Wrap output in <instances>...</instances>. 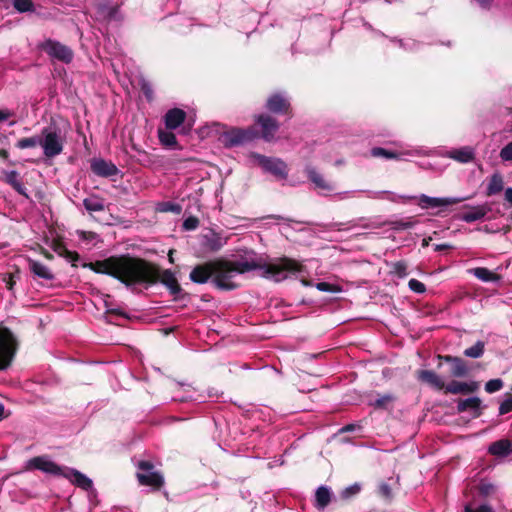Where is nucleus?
I'll return each instance as SVG.
<instances>
[{"instance_id":"obj_1","label":"nucleus","mask_w":512,"mask_h":512,"mask_svg":"<svg viewBox=\"0 0 512 512\" xmlns=\"http://www.w3.org/2000/svg\"><path fill=\"white\" fill-rule=\"evenodd\" d=\"M214 284L223 290H233L237 287L233 279L239 275L253 270H261L262 276L275 282H281L289 275L302 272V265L289 258H280L269 263L261 264L254 254L241 257L234 261H214Z\"/></svg>"},{"instance_id":"obj_2","label":"nucleus","mask_w":512,"mask_h":512,"mask_svg":"<svg viewBox=\"0 0 512 512\" xmlns=\"http://www.w3.org/2000/svg\"><path fill=\"white\" fill-rule=\"evenodd\" d=\"M94 271L120 280L126 286L152 283L157 279L156 271L148 262L132 257H110L93 264Z\"/></svg>"},{"instance_id":"obj_3","label":"nucleus","mask_w":512,"mask_h":512,"mask_svg":"<svg viewBox=\"0 0 512 512\" xmlns=\"http://www.w3.org/2000/svg\"><path fill=\"white\" fill-rule=\"evenodd\" d=\"M65 137L60 128L50 125L42 129L40 137V146L43 153L48 158H53L62 153Z\"/></svg>"},{"instance_id":"obj_4","label":"nucleus","mask_w":512,"mask_h":512,"mask_svg":"<svg viewBox=\"0 0 512 512\" xmlns=\"http://www.w3.org/2000/svg\"><path fill=\"white\" fill-rule=\"evenodd\" d=\"M18 349V341L6 327H0V371L7 369Z\"/></svg>"},{"instance_id":"obj_5","label":"nucleus","mask_w":512,"mask_h":512,"mask_svg":"<svg viewBox=\"0 0 512 512\" xmlns=\"http://www.w3.org/2000/svg\"><path fill=\"white\" fill-rule=\"evenodd\" d=\"M252 158L263 168L265 172L271 173L276 178L285 180L288 176L287 165L279 158L266 157L261 154L254 153Z\"/></svg>"},{"instance_id":"obj_6","label":"nucleus","mask_w":512,"mask_h":512,"mask_svg":"<svg viewBox=\"0 0 512 512\" xmlns=\"http://www.w3.org/2000/svg\"><path fill=\"white\" fill-rule=\"evenodd\" d=\"M40 470L43 473L64 477L67 467L60 466L51 459H49L48 456H37L34 458H31L26 463V470Z\"/></svg>"},{"instance_id":"obj_7","label":"nucleus","mask_w":512,"mask_h":512,"mask_svg":"<svg viewBox=\"0 0 512 512\" xmlns=\"http://www.w3.org/2000/svg\"><path fill=\"white\" fill-rule=\"evenodd\" d=\"M40 48L51 58L64 63H70L73 59V51L68 46L58 41L47 39L40 44Z\"/></svg>"},{"instance_id":"obj_8","label":"nucleus","mask_w":512,"mask_h":512,"mask_svg":"<svg viewBox=\"0 0 512 512\" xmlns=\"http://www.w3.org/2000/svg\"><path fill=\"white\" fill-rule=\"evenodd\" d=\"M153 465L147 461L138 463L137 478L141 485L160 487L163 484V477L154 471Z\"/></svg>"},{"instance_id":"obj_9","label":"nucleus","mask_w":512,"mask_h":512,"mask_svg":"<svg viewBox=\"0 0 512 512\" xmlns=\"http://www.w3.org/2000/svg\"><path fill=\"white\" fill-rule=\"evenodd\" d=\"M304 172L308 180L313 184L314 188L322 195H328L334 190L332 182L327 180L324 175L319 172L314 166L307 165Z\"/></svg>"},{"instance_id":"obj_10","label":"nucleus","mask_w":512,"mask_h":512,"mask_svg":"<svg viewBox=\"0 0 512 512\" xmlns=\"http://www.w3.org/2000/svg\"><path fill=\"white\" fill-rule=\"evenodd\" d=\"M466 198H455V197H431L426 194H421L417 196V204L422 209L429 208H440L447 207L453 204H457Z\"/></svg>"},{"instance_id":"obj_11","label":"nucleus","mask_w":512,"mask_h":512,"mask_svg":"<svg viewBox=\"0 0 512 512\" xmlns=\"http://www.w3.org/2000/svg\"><path fill=\"white\" fill-rule=\"evenodd\" d=\"M256 123L261 129V137L270 142L274 140L275 134L279 129V124L275 118L267 114L257 116Z\"/></svg>"},{"instance_id":"obj_12","label":"nucleus","mask_w":512,"mask_h":512,"mask_svg":"<svg viewBox=\"0 0 512 512\" xmlns=\"http://www.w3.org/2000/svg\"><path fill=\"white\" fill-rule=\"evenodd\" d=\"M266 108L274 114H285L289 111L290 102L284 93H274L268 97Z\"/></svg>"},{"instance_id":"obj_13","label":"nucleus","mask_w":512,"mask_h":512,"mask_svg":"<svg viewBox=\"0 0 512 512\" xmlns=\"http://www.w3.org/2000/svg\"><path fill=\"white\" fill-rule=\"evenodd\" d=\"M214 261L207 262L202 265H197L190 272V280L194 283L204 284L214 274Z\"/></svg>"},{"instance_id":"obj_14","label":"nucleus","mask_w":512,"mask_h":512,"mask_svg":"<svg viewBox=\"0 0 512 512\" xmlns=\"http://www.w3.org/2000/svg\"><path fill=\"white\" fill-rule=\"evenodd\" d=\"M157 273V279L154 281L157 282L160 279V282L165 285L172 295H178L181 292V287L178 283V280L175 274L171 270H164L161 275H159L158 270L151 264L148 263ZM153 284V282L151 283Z\"/></svg>"},{"instance_id":"obj_15","label":"nucleus","mask_w":512,"mask_h":512,"mask_svg":"<svg viewBox=\"0 0 512 512\" xmlns=\"http://www.w3.org/2000/svg\"><path fill=\"white\" fill-rule=\"evenodd\" d=\"M97 15L106 21H118L121 19L119 7L111 5L109 0H101L97 4Z\"/></svg>"},{"instance_id":"obj_16","label":"nucleus","mask_w":512,"mask_h":512,"mask_svg":"<svg viewBox=\"0 0 512 512\" xmlns=\"http://www.w3.org/2000/svg\"><path fill=\"white\" fill-rule=\"evenodd\" d=\"M64 478L85 491L92 490L93 488L92 480L76 469L67 467Z\"/></svg>"},{"instance_id":"obj_17","label":"nucleus","mask_w":512,"mask_h":512,"mask_svg":"<svg viewBox=\"0 0 512 512\" xmlns=\"http://www.w3.org/2000/svg\"><path fill=\"white\" fill-rule=\"evenodd\" d=\"M201 244L209 251H218L226 244V238L219 233L210 230L202 235Z\"/></svg>"},{"instance_id":"obj_18","label":"nucleus","mask_w":512,"mask_h":512,"mask_svg":"<svg viewBox=\"0 0 512 512\" xmlns=\"http://www.w3.org/2000/svg\"><path fill=\"white\" fill-rule=\"evenodd\" d=\"M444 156L460 163H469L475 158V149L471 146H463L447 151Z\"/></svg>"},{"instance_id":"obj_19","label":"nucleus","mask_w":512,"mask_h":512,"mask_svg":"<svg viewBox=\"0 0 512 512\" xmlns=\"http://www.w3.org/2000/svg\"><path fill=\"white\" fill-rule=\"evenodd\" d=\"M91 170L101 177H111L118 173V168L104 159H94L91 162Z\"/></svg>"},{"instance_id":"obj_20","label":"nucleus","mask_w":512,"mask_h":512,"mask_svg":"<svg viewBox=\"0 0 512 512\" xmlns=\"http://www.w3.org/2000/svg\"><path fill=\"white\" fill-rule=\"evenodd\" d=\"M479 385L476 382H459V381H452L449 384L445 385L443 388L446 393L451 394H465V393H472L475 392L478 389Z\"/></svg>"},{"instance_id":"obj_21","label":"nucleus","mask_w":512,"mask_h":512,"mask_svg":"<svg viewBox=\"0 0 512 512\" xmlns=\"http://www.w3.org/2000/svg\"><path fill=\"white\" fill-rule=\"evenodd\" d=\"M185 117L186 113L182 109H171L165 114V125L168 129L174 130L184 122Z\"/></svg>"},{"instance_id":"obj_22","label":"nucleus","mask_w":512,"mask_h":512,"mask_svg":"<svg viewBox=\"0 0 512 512\" xmlns=\"http://www.w3.org/2000/svg\"><path fill=\"white\" fill-rule=\"evenodd\" d=\"M488 452L493 456L506 457L512 453V443L508 439L495 441L489 446Z\"/></svg>"},{"instance_id":"obj_23","label":"nucleus","mask_w":512,"mask_h":512,"mask_svg":"<svg viewBox=\"0 0 512 512\" xmlns=\"http://www.w3.org/2000/svg\"><path fill=\"white\" fill-rule=\"evenodd\" d=\"M225 143L227 146H236L250 139L249 132L242 129H232L225 133Z\"/></svg>"},{"instance_id":"obj_24","label":"nucleus","mask_w":512,"mask_h":512,"mask_svg":"<svg viewBox=\"0 0 512 512\" xmlns=\"http://www.w3.org/2000/svg\"><path fill=\"white\" fill-rule=\"evenodd\" d=\"M418 379L422 382L427 383L431 387L438 390H442L445 387V383L440 376L431 370H421L418 372Z\"/></svg>"},{"instance_id":"obj_25","label":"nucleus","mask_w":512,"mask_h":512,"mask_svg":"<svg viewBox=\"0 0 512 512\" xmlns=\"http://www.w3.org/2000/svg\"><path fill=\"white\" fill-rule=\"evenodd\" d=\"M488 212L489 208L485 205L474 206L471 207L468 211L464 212L461 216V219L466 223H472L483 219Z\"/></svg>"},{"instance_id":"obj_26","label":"nucleus","mask_w":512,"mask_h":512,"mask_svg":"<svg viewBox=\"0 0 512 512\" xmlns=\"http://www.w3.org/2000/svg\"><path fill=\"white\" fill-rule=\"evenodd\" d=\"M481 400L478 397H470L464 400H460L457 404V410L459 412L470 411L476 416L480 415Z\"/></svg>"},{"instance_id":"obj_27","label":"nucleus","mask_w":512,"mask_h":512,"mask_svg":"<svg viewBox=\"0 0 512 512\" xmlns=\"http://www.w3.org/2000/svg\"><path fill=\"white\" fill-rule=\"evenodd\" d=\"M28 266L30 271L37 277L45 279V280H52L54 278L53 273L51 270L44 265L43 263L36 261V260H29Z\"/></svg>"},{"instance_id":"obj_28","label":"nucleus","mask_w":512,"mask_h":512,"mask_svg":"<svg viewBox=\"0 0 512 512\" xmlns=\"http://www.w3.org/2000/svg\"><path fill=\"white\" fill-rule=\"evenodd\" d=\"M504 188V179L501 173L495 172L491 175L486 188V195L493 196L499 194Z\"/></svg>"},{"instance_id":"obj_29","label":"nucleus","mask_w":512,"mask_h":512,"mask_svg":"<svg viewBox=\"0 0 512 512\" xmlns=\"http://www.w3.org/2000/svg\"><path fill=\"white\" fill-rule=\"evenodd\" d=\"M5 174V181L13 187L15 191H17L20 195L28 196L26 193V188L22 183L20 176L17 171H7Z\"/></svg>"},{"instance_id":"obj_30","label":"nucleus","mask_w":512,"mask_h":512,"mask_svg":"<svg viewBox=\"0 0 512 512\" xmlns=\"http://www.w3.org/2000/svg\"><path fill=\"white\" fill-rule=\"evenodd\" d=\"M442 359L452 363L451 374L454 377H463L467 374L468 370L462 359L452 356H444Z\"/></svg>"},{"instance_id":"obj_31","label":"nucleus","mask_w":512,"mask_h":512,"mask_svg":"<svg viewBox=\"0 0 512 512\" xmlns=\"http://www.w3.org/2000/svg\"><path fill=\"white\" fill-rule=\"evenodd\" d=\"M331 500V491L326 486H320L315 493V506L319 510H323L327 507Z\"/></svg>"},{"instance_id":"obj_32","label":"nucleus","mask_w":512,"mask_h":512,"mask_svg":"<svg viewBox=\"0 0 512 512\" xmlns=\"http://www.w3.org/2000/svg\"><path fill=\"white\" fill-rule=\"evenodd\" d=\"M468 272L483 282H497L499 280L496 273L484 267L472 268Z\"/></svg>"},{"instance_id":"obj_33","label":"nucleus","mask_w":512,"mask_h":512,"mask_svg":"<svg viewBox=\"0 0 512 512\" xmlns=\"http://www.w3.org/2000/svg\"><path fill=\"white\" fill-rule=\"evenodd\" d=\"M373 157H383L385 159H401V155H412L411 152L396 153L394 151L386 150L382 147H374L370 151Z\"/></svg>"},{"instance_id":"obj_34","label":"nucleus","mask_w":512,"mask_h":512,"mask_svg":"<svg viewBox=\"0 0 512 512\" xmlns=\"http://www.w3.org/2000/svg\"><path fill=\"white\" fill-rule=\"evenodd\" d=\"M85 209L89 212H99L104 210L103 200L97 196L85 198L83 201Z\"/></svg>"},{"instance_id":"obj_35","label":"nucleus","mask_w":512,"mask_h":512,"mask_svg":"<svg viewBox=\"0 0 512 512\" xmlns=\"http://www.w3.org/2000/svg\"><path fill=\"white\" fill-rule=\"evenodd\" d=\"M369 198L372 199H384L391 202H400L399 195L389 191H363Z\"/></svg>"},{"instance_id":"obj_36","label":"nucleus","mask_w":512,"mask_h":512,"mask_svg":"<svg viewBox=\"0 0 512 512\" xmlns=\"http://www.w3.org/2000/svg\"><path fill=\"white\" fill-rule=\"evenodd\" d=\"M392 394L380 395L374 401L370 402V405L376 409H388L394 401Z\"/></svg>"},{"instance_id":"obj_37","label":"nucleus","mask_w":512,"mask_h":512,"mask_svg":"<svg viewBox=\"0 0 512 512\" xmlns=\"http://www.w3.org/2000/svg\"><path fill=\"white\" fill-rule=\"evenodd\" d=\"M14 9L19 13L34 12L35 6L32 0H13Z\"/></svg>"},{"instance_id":"obj_38","label":"nucleus","mask_w":512,"mask_h":512,"mask_svg":"<svg viewBox=\"0 0 512 512\" xmlns=\"http://www.w3.org/2000/svg\"><path fill=\"white\" fill-rule=\"evenodd\" d=\"M484 353V342L477 341L473 346L465 349L464 355L470 358H479Z\"/></svg>"},{"instance_id":"obj_39","label":"nucleus","mask_w":512,"mask_h":512,"mask_svg":"<svg viewBox=\"0 0 512 512\" xmlns=\"http://www.w3.org/2000/svg\"><path fill=\"white\" fill-rule=\"evenodd\" d=\"M388 224L390 225L391 229L400 231V230H407V229L414 227L415 222H413L410 218H405V219L390 221V222H388Z\"/></svg>"},{"instance_id":"obj_40","label":"nucleus","mask_w":512,"mask_h":512,"mask_svg":"<svg viewBox=\"0 0 512 512\" xmlns=\"http://www.w3.org/2000/svg\"><path fill=\"white\" fill-rule=\"evenodd\" d=\"M40 145V137L33 136L29 138H22L17 141L16 147L19 149L33 148Z\"/></svg>"},{"instance_id":"obj_41","label":"nucleus","mask_w":512,"mask_h":512,"mask_svg":"<svg viewBox=\"0 0 512 512\" xmlns=\"http://www.w3.org/2000/svg\"><path fill=\"white\" fill-rule=\"evenodd\" d=\"M159 139L163 145L168 147H173L177 143L176 136L169 131L159 130Z\"/></svg>"},{"instance_id":"obj_42","label":"nucleus","mask_w":512,"mask_h":512,"mask_svg":"<svg viewBox=\"0 0 512 512\" xmlns=\"http://www.w3.org/2000/svg\"><path fill=\"white\" fill-rule=\"evenodd\" d=\"M378 494L385 500L391 501L393 498L392 486L388 482H381L378 485Z\"/></svg>"},{"instance_id":"obj_43","label":"nucleus","mask_w":512,"mask_h":512,"mask_svg":"<svg viewBox=\"0 0 512 512\" xmlns=\"http://www.w3.org/2000/svg\"><path fill=\"white\" fill-rule=\"evenodd\" d=\"M316 288L322 292L328 293H338L341 291V288L338 285L331 284L328 282H319L316 284Z\"/></svg>"},{"instance_id":"obj_44","label":"nucleus","mask_w":512,"mask_h":512,"mask_svg":"<svg viewBox=\"0 0 512 512\" xmlns=\"http://www.w3.org/2000/svg\"><path fill=\"white\" fill-rule=\"evenodd\" d=\"M503 387V381L501 379H491L485 384V390L488 393H495L501 390Z\"/></svg>"},{"instance_id":"obj_45","label":"nucleus","mask_w":512,"mask_h":512,"mask_svg":"<svg viewBox=\"0 0 512 512\" xmlns=\"http://www.w3.org/2000/svg\"><path fill=\"white\" fill-rule=\"evenodd\" d=\"M409 288L415 293H424L426 291L425 285L417 279H410L408 282Z\"/></svg>"},{"instance_id":"obj_46","label":"nucleus","mask_w":512,"mask_h":512,"mask_svg":"<svg viewBox=\"0 0 512 512\" xmlns=\"http://www.w3.org/2000/svg\"><path fill=\"white\" fill-rule=\"evenodd\" d=\"M499 156L503 161H512V141L500 150Z\"/></svg>"},{"instance_id":"obj_47","label":"nucleus","mask_w":512,"mask_h":512,"mask_svg":"<svg viewBox=\"0 0 512 512\" xmlns=\"http://www.w3.org/2000/svg\"><path fill=\"white\" fill-rule=\"evenodd\" d=\"M159 210L161 212H175V213H180L181 211V207L178 205V204H174V203H171V202H165V203H162L159 207Z\"/></svg>"},{"instance_id":"obj_48","label":"nucleus","mask_w":512,"mask_h":512,"mask_svg":"<svg viewBox=\"0 0 512 512\" xmlns=\"http://www.w3.org/2000/svg\"><path fill=\"white\" fill-rule=\"evenodd\" d=\"M512 411V395L506 398L499 407V413L501 415L507 414Z\"/></svg>"},{"instance_id":"obj_49","label":"nucleus","mask_w":512,"mask_h":512,"mask_svg":"<svg viewBox=\"0 0 512 512\" xmlns=\"http://www.w3.org/2000/svg\"><path fill=\"white\" fill-rule=\"evenodd\" d=\"M496 490V487L491 483H481L479 487V491L484 496H489L493 494Z\"/></svg>"},{"instance_id":"obj_50","label":"nucleus","mask_w":512,"mask_h":512,"mask_svg":"<svg viewBox=\"0 0 512 512\" xmlns=\"http://www.w3.org/2000/svg\"><path fill=\"white\" fill-rule=\"evenodd\" d=\"M360 491V486L358 484H353L349 487H346L343 491H342V496L344 498H348L352 495H355L357 494L358 492Z\"/></svg>"},{"instance_id":"obj_51","label":"nucleus","mask_w":512,"mask_h":512,"mask_svg":"<svg viewBox=\"0 0 512 512\" xmlns=\"http://www.w3.org/2000/svg\"><path fill=\"white\" fill-rule=\"evenodd\" d=\"M198 224L199 221L197 218L189 217L184 221L183 226L186 230H194L197 228Z\"/></svg>"},{"instance_id":"obj_52","label":"nucleus","mask_w":512,"mask_h":512,"mask_svg":"<svg viewBox=\"0 0 512 512\" xmlns=\"http://www.w3.org/2000/svg\"><path fill=\"white\" fill-rule=\"evenodd\" d=\"M400 46L403 47L406 50H414L417 47L416 41L409 39L406 41L399 40L398 41Z\"/></svg>"},{"instance_id":"obj_53","label":"nucleus","mask_w":512,"mask_h":512,"mask_svg":"<svg viewBox=\"0 0 512 512\" xmlns=\"http://www.w3.org/2000/svg\"><path fill=\"white\" fill-rule=\"evenodd\" d=\"M395 272L401 276V277H404L406 276V265L405 263L403 262H397L395 264Z\"/></svg>"},{"instance_id":"obj_54","label":"nucleus","mask_w":512,"mask_h":512,"mask_svg":"<svg viewBox=\"0 0 512 512\" xmlns=\"http://www.w3.org/2000/svg\"><path fill=\"white\" fill-rule=\"evenodd\" d=\"M14 115V112L9 109H0V122L8 120Z\"/></svg>"},{"instance_id":"obj_55","label":"nucleus","mask_w":512,"mask_h":512,"mask_svg":"<svg viewBox=\"0 0 512 512\" xmlns=\"http://www.w3.org/2000/svg\"><path fill=\"white\" fill-rule=\"evenodd\" d=\"M465 512H492V510L488 506H480L477 509H470L469 507H466Z\"/></svg>"},{"instance_id":"obj_56","label":"nucleus","mask_w":512,"mask_h":512,"mask_svg":"<svg viewBox=\"0 0 512 512\" xmlns=\"http://www.w3.org/2000/svg\"><path fill=\"white\" fill-rule=\"evenodd\" d=\"M400 202L406 203L411 200H417V196L412 195H399Z\"/></svg>"},{"instance_id":"obj_57","label":"nucleus","mask_w":512,"mask_h":512,"mask_svg":"<svg viewBox=\"0 0 512 512\" xmlns=\"http://www.w3.org/2000/svg\"><path fill=\"white\" fill-rule=\"evenodd\" d=\"M505 200L512 204V187L505 190Z\"/></svg>"},{"instance_id":"obj_58","label":"nucleus","mask_w":512,"mask_h":512,"mask_svg":"<svg viewBox=\"0 0 512 512\" xmlns=\"http://www.w3.org/2000/svg\"><path fill=\"white\" fill-rule=\"evenodd\" d=\"M143 91H144L145 96H146L149 100H151V98H152V90H151V88H150V87H148V86H146V85H144V86H143Z\"/></svg>"},{"instance_id":"obj_59","label":"nucleus","mask_w":512,"mask_h":512,"mask_svg":"<svg viewBox=\"0 0 512 512\" xmlns=\"http://www.w3.org/2000/svg\"><path fill=\"white\" fill-rule=\"evenodd\" d=\"M355 427H356V426H355L354 424H348V425L344 426V427L341 429V431H342V432H351V431H353V430L355 429Z\"/></svg>"},{"instance_id":"obj_60","label":"nucleus","mask_w":512,"mask_h":512,"mask_svg":"<svg viewBox=\"0 0 512 512\" xmlns=\"http://www.w3.org/2000/svg\"><path fill=\"white\" fill-rule=\"evenodd\" d=\"M112 512H132V511L130 509L124 508V507H115V508H113Z\"/></svg>"},{"instance_id":"obj_61","label":"nucleus","mask_w":512,"mask_h":512,"mask_svg":"<svg viewBox=\"0 0 512 512\" xmlns=\"http://www.w3.org/2000/svg\"><path fill=\"white\" fill-rule=\"evenodd\" d=\"M482 7H488L492 0H476Z\"/></svg>"},{"instance_id":"obj_62","label":"nucleus","mask_w":512,"mask_h":512,"mask_svg":"<svg viewBox=\"0 0 512 512\" xmlns=\"http://www.w3.org/2000/svg\"><path fill=\"white\" fill-rule=\"evenodd\" d=\"M0 157L6 159L8 157V151L5 149H0Z\"/></svg>"},{"instance_id":"obj_63","label":"nucleus","mask_w":512,"mask_h":512,"mask_svg":"<svg viewBox=\"0 0 512 512\" xmlns=\"http://www.w3.org/2000/svg\"><path fill=\"white\" fill-rule=\"evenodd\" d=\"M4 412H5L4 406H3V404H0V420H2L5 417Z\"/></svg>"},{"instance_id":"obj_64","label":"nucleus","mask_w":512,"mask_h":512,"mask_svg":"<svg viewBox=\"0 0 512 512\" xmlns=\"http://www.w3.org/2000/svg\"><path fill=\"white\" fill-rule=\"evenodd\" d=\"M354 193H355V192H342V193H340L339 195H340V196H341V198L343 199V198H345V197L349 196L350 194H354Z\"/></svg>"}]
</instances>
